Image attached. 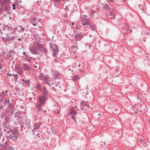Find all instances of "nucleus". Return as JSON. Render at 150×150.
Segmentation results:
<instances>
[{
    "label": "nucleus",
    "mask_w": 150,
    "mask_h": 150,
    "mask_svg": "<svg viewBox=\"0 0 150 150\" xmlns=\"http://www.w3.org/2000/svg\"><path fill=\"white\" fill-rule=\"evenodd\" d=\"M53 53L52 54V56L53 57H55L56 56V53H57L58 51H52Z\"/></svg>",
    "instance_id": "obj_24"
},
{
    "label": "nucleus",
    "mask_w": 150,
    "mask_h": 150,
    "mask_svg": "<svg viewBox=\"0 0 150 150\" xmlns=\"http://www.w3.org/2000/svg\"><path fill=\"white\" fill-rule=\"evenodd\" d=\"M17 74H16V79H17Z\"/></svg>",
    "instance_id": "obj_36"
},
{
    "label": "nucleus",
    "mask_w": 150,
    "mask_h": 150,
    "mask_svg": "<svg viewBox=\"0 0 150 150\" xmlns=\"http://www.w3.org/2000/svg\"><path fill=\"white\" fill-rule=\"evenodd\" d=\"M79 36L80 35H77L75 37H76V38H77L78 37L79 38Z\"/></svg>",
    "instance_id": "obj_32"
},
{
    "label": "nucleus",
    "mask_w": 150,
    "mask_h": 150,
    "mask_svg": "<svg viewBox=\"0 0 150 150\" xmlns=\"http://www.w3.org/2000/svg\"><path fill=\"white\" fill-rule=\"evenodd\" d=\"M36 88L38 89L39 91H41L42 89L41 86V85L39 84H37L36 86Z\"/></svg>",
    "instance_id": "obj_19"
},
{
    "label": "nucleus",
    "mask_w": 150,
    "mask_h": 150,
    "mask_svg": "<svg viewBox=\"0 0 150 150\" xmlns=\"http://www.w3.org/2000/svg\"><path fill=\"white\" fill-rule=\"evenodd\" d=\"M18 41H20L21 40V39L20 38L18 39H17Z\"/></svg>",
    "instance_id": "obj_34"
},
{
    "label": "nucleus",
    "mask_w": 150,
    "mask_h": 150,
    "mask_svg": "<svg viewBox=\"0 0 150 150\" xmlns=\"http://www.w3.org/2000/svg\"><path fill=\"white\" fill-rule=\"evenodd\" d=\"M88 104L87 102H82L79 106L80 109L81 110H84L88 108Z\"/></svg>",
    "instance_id": "obj_3"
},
{
    "label": "nucleus",
    "mask_w": 150,
    "mask_h": 150,
    "mask_svg": "<svg viewBox=\"0 0 150 150\" xmlns=\"http://www.w3.org/2000/svg\"><path fill=\"white\" fill-rule=\"evenodd\" d=\"M49 79L48 75H46L45 77L44 78V83L46 81H49L48 79Z\"/></svg>",
    "instance_id": "obj_17"
},
{
    "label": "nucleus",
    "mask_w": 150,
    "mask_h": 150,
    "mask_svg": "<svg viewBox=\"0 0 150 150\" xmlns=\"http://www.w3.org/2000/svg\"><path fill=\"white\" fill-rule=\"evenodd\" d=\"M46 100L47 98L46 96H40L39 97V100L40 105H44Z\"/></svg>",
    "instance_id": "obj_4"
},
{
    "label": "nucleus",
    "mask_w": 150,
    "mask_h": 150,
    "mask_svg": "<svg viewBox=\"0 0 150 150\" xmlns=\"http://www.w3.org/2000/svg\"><path fill=\"white\" fill-rule=\"evenodd\" d=\"M39 45L41 44L39 42H37L35 44H34L33 47L31 48L30 47V51L32 54H36L38 53V51H40V48H39L38 45Z\"/></svg>",
    "instance_id": "obj_2"
},
{
    "label": "nucleus",
    "mask_w": 150,
    "mask_h": 150,
    "mask_svg": "<svg viewBox=\"0 0 150 150\" xmlns=\"http://www.w3.org/2000/svg\"><path fill=\"white\" fill-rule=\"evenodd\" d=\"M41 26H39V28H41Z\"/></svg>",
    "instance_id": "obj_48"
},
{
    "label": "nucleus",
    "mask_w": 150,
    "mask_h": 150,
    "mask_svg": "<svg viewBox=\"0 0 150 150\" xmlns=\"http://www.w3.org/2000/svg\"><path fill=\"white\" fill-rule=\"evenodd\" d=\"M2 67H3L2 65L0 64V69H1Z\"/></svg>",
    "instance_id": "obj_29"
},
{
    "label": "nucleus",
    "mask_w": 150,
    "mask_h": 150,
    "mask_svg": "<svg viewBox=\"0 0 150 150\" xmlns=\"http://www.w3.org/2000/svg\"><path fill=\"white\" fill-rule=\"evenodd\" d=\"M41 21L40 19L37 20L35 17H32L30 19L31 22L33 26L37 25L39 22L40 23Z\"/></svg>",
    "instance_id": "obj_6"
},
{
    "label": "nucleus",
    "mask_w": 150,
    "mask_h": 150,
    "mask_svg": "<svg viewBox=\"0 0 150 150\" xmlns=\"http://www.w3.org/2000/svg\"><path fill=\"white\" fill-rule=\"evenodd\" d=\"M81 20L83 22L81 23V24L83 25V26H85L86 25H89V21L86 18L82 17Z\"/></svg>",
    "instance_id": "obj_11"
},
{
    "label": "nucleus",
    "mask_w": 150,
    "mask_h": 150,
    "mask_svg": "<svg viewBox=\"0 0 150 150\" xmlns=\"http://www.w3.org/2000/svg\"><path fill=\"white\" fill-rule=\"evenodd\" d=\"M50 49L52 51H58L57 47L53 43H50Z\"/></svg>",
    "instance_id": "obj_12"
},
{
    "label": "nucleus",
    "mask_w": 150,
    "mask_h": 150,
    "mask_svg": "<svg viewBox=\"0 0 150 150\" xmlns=\"http://www.w3.org/2000/svg\"><path fill=\"white\" fill-rule=\"evenodd\" d=\"M47 88L45 86H43L42 91V94L43 95L46 96L47 95Z\"/></svg>",
    "instance_id": "obj_14"
},
{
    "label": "nucleus",
    "mask_w": 150,
    "mask_h": 150,
    "mask_svg": "<svg viewBox=\"0 0 150 150\" xmlns=\"http://www.w3.org/2000/svg\"><path fill=\"white\" fill-rule=\"evenodd\" d=\"M39 77L40 80H41L44 77V75L42 74H40Z\"/></svg>",
    "instance_id": "obj_22"
},
{
    "label": "nucleus",
    "mask_w": 150,
    "mask_h": 150,
    "mask_svg": "<svg viewBox=\"0 0 150 150\" xmlns=\"http://www.w3.org/2000/svg\"><path fill=\"white\" fill-rule=\"evenodd\" d=\"M143 144H146V143H145V142H143Z\"/></svg>",
    "instance_id": "obj_41"
},
{
    "label": "nucleus",
    "mask_w": 150,
    "mask_h": 150,
    "mask_svg": "<svg viewBox=\"0 0 150 150\" xmlns=\"http://www.w3.org/2000/svg\"><path fill=\"white\" fill-rule=\"evenodd\" d=\"M10 36H11V40L12 41L15 40H17L18 36L16 34V32L15 31H13L10 34Z\"/></svg>",
    "instance_id": "obj_7"
},
{
    "label": "nucleus",
    "mask_w": 150,
    "mask_h": 150,
    "mask_svg": "<svg viewBox=\"0 0 150 150\" xmlns=\"http://www.w3.org/2000/svg\"><path fill=\"white\" fill-rule=\"evenodd\" d=\"M38 135H39V133H38Z\"/></svg>",
    "instance_id": "obj_50"
},
{
    "label": "nucleus",
    "mask_w": 150,
    "mask_h": 150,
    "mask_svg": "<svg viewBox=\"0 0 150 150\" xmlns=\"http://www.w3.org/2000/svg\"><path fill=\"white\" fill-rule=\"evenodd\" d=\"M89 36L90 37H92V35H89Z\"/></svg>",
    "instance_id": "obj_39"
},
{
    "label": "nucleus",
    "mask_w": 150,
    "mask_h": 150,
    "mask_svg": "<svg viewBox=\"0 0 150 150\" xmlns=\"http://www.w3.org/2000/svg\"><path fill=\"white\" fill-rule=\"evenodd\" d=\"M76 64H77L76 63V64H75V66L76 67H79L80 66V64H78L77 65H76Z\"/></svg>",
    "instance_id": "obj_27"
},
{
    "label": "nucleus",
    "mask_w": 150,
    "mask_h": 150,
    "mask_svg": "<svg viewBox=\"0 0 150 150\" xmlns=\"http://www.w3.org/2000/svg\"><path fill=\"white\" fill-rule=\"evenodd\" d=\"M23 68L25 71H28L31 68V67L28 64L25 63L23 64Z\"/></svg>",
    "instance_id": "obj_13"
},
{
    "label": "nucleus",
    "mask_w": 150,
    "mask_h": 150,
    "mask_svg": "<svg viewBox=\"0 0 150 150\" xmlns=\"http://www.w3.org/2000/svg\"><path fill=\"white\" fill-rule=\"evenodd\" d=\"M25 52H23V54H25Z\"/></svg>",
    "instance_id": "obj_42"
},
{
    "label": "nucleus",
    "mask_w": 150,
    "mask_h": 150,
    "mask_svg": "<svg viewBox=\"0 0 150 150\" xmlns=\"http://www.w3.org/2000/svg\"><path fill=\"white\" fill-rule=\"evenodd\" d=\"M44 112H46V111H45H45H44Z\"/></svg>",
    "instance_id": "obj_51"
},
{
    "label": "nucleus",
    "mask_w": 150,
    "mask_h": 150,
    "mask_svg": "<svg viewBox=\"0 0 150 150\" xmlns=\"http://www.w3.org/2000/svg\"><path fill=\"white\" fill-rule=\"evenodd\" d=\"M76 106L71 108L69 110L70 115H71V117L72 119H74V115L76 114L77 112L75 109Z\"/></svg>",
    "instance_id": "obj_5"
},
{
    "label": "nucleus",
    "mask_w": 150,
    "mask_h": 150,
    "mask_svg": "<svg viewBox=\"0 0 150 150\" xmlns=\"http://www.w3.org/2000/svg\"><path fill=\"white\" fill-rule=\"evenodd\" d=\"M90 27L93 31L94 30L95 28V26L94 25L90 24Z\"/></svg>",
    "instance_id": "obj_21"
},
{
    "label": "nucleus",
    "mask_w": 150,
    "mask_h": 150,
    "mask_svg": "<svg viewBox=\"0 0 150 150\" xmlns=\"http://www.w3.org/2000/svg\"><path fill=\"white\" fill-rule=\"evenodd\" d=\"M21 29L23 32V31L25 30V29L24 28H23L22 27L21 28Z\"/></svg>",
    "instance_id": "obj_28"
},
{
    "label": "nucleus",
    "mask_w": 150,
    "mask_h": 150,
    "mask_svg": "<svg viewBox=\"0 0 150 150\" xmlns=\"http://www.w3.org/2000/svg\"><path fill=\"white\" fill-rule=\"evenodd\" d=\"M38 47L40 48V51L44 53L45 56L47 55V49L43 47L41 44L39 45H38Z\"/></svg>",
    "instance_id": "obj_10"
},
{
    "label": "nucleus",
    "mask_w": 150,
    "mask_h": 150,
    "mask_svg": "<svg viewBox=\"0 0 150 150\" xmlns=\"http://www.w3.org/2000/svg\"><path fill=\"white\" fill-rule=\"evenodd\" d=\"M10 76H11V74H10Z\"/></svg>",
    "instance_id": "obj_47"
},
{
    "label": "nucleus",
    "mask_w": 150,
    "mask_h": 150,
    "mask_svg": "<svg viewBox=\"0 0 150 150\" xmlns=\"http://www.w3.org/2000/svg\"><path fill=\"white\" fill-rule=\"evenodd\" d=\"M56 2H58L59 1H64V0H54Z\"/></svg>",
    "instance_id": "obj_30"
},
{
    "label": "nucleus",
    "mask_w": 150,
    "mask_h": 150,
    "mask_svg": "<svg viewBox=\"0 0 150 150\" xmlns=\"http://www.w3.org/2000/svg\"><path fill=\"white\" fill-rule=\"evenodd\" d=\"M43 105H40V104H39L37 106V108L38 110H40L41 109V106Z\"/></svg>",
    "instance_id": "obj_23"
},
{
    "label": "nucleus",
    "mask_w": 150,
    "mask_h": 150,
    "mask_svg": "<svg viewBox=\"0 0 150 150\" xmlns=\"http://www.w3.org/2000/svg\"><path fill=\"white\" fill-rule=\"evenodd\" d=\"M128 28H129V27H128L127 28H126V30H127V29H128Z\"/></svg>",
    "instance_id": "obj_44"
},
{
    "label": "nucleus",
    "mask_w": 150,
    "mask_h": 150,
    "mask_svg": "<svg viewBox=\"0 0 150 150\" xmlns=\"http://www.w3.org/2000/svg\"><path fill=\"white\" fill-rule=\"evenodd\" d=\"M140 6H141V7H140V9L141 10H142V11H144V8L145 7L144 3L143 4H142H142H141V5H139V7Z\"/></svg>",
    "instance_id": "obj_16"
},
{
    "label": "nucleus",
    "mask_w": 150,
    "mask_h": 150,
    "mask_svg": "<svg viewBox=\"0 0 150 150\" xmlns=\"http://www.w3.org/2000/svg\"><path fill=\"white\" fill-rule=\"evenodd\" d=\"M6 120H8V118H7V117H6Z\"/></svg>",
    "instance_id": "obj_40"
},
{
    "label": "nucleus",
    "mask_w": 150,
    "mask_h": 150,
    "mask_svg": "<svg viewBox=\"0 0 150 150\" xmlns=\"http://www.w3.org/2000/svg\"><path fill=\"white\" fill-rule=\"evenodd\" d=\"M9 148L10 149V150H11L12 148L11 147H9Z\"/></svg>",
    "instance_id": "obj_35"
},
{
    "label": "nucleus",
    "mask_w": 150,
    "mask_h": 150,
    "mask_svg": "<svg viewBox=\"0 0 150 150\" xmlns=\"http://www.w3.org/2000/svg\"><path fill=\"white\" fill-rule=\"evenodd\" d=\"M100 115V114L98 115Z\"/></svg>",
    "instance_id": "obj_49"
},
{
    "label": "nucleus",
    "mask_w": 150,
    "mask_h": 150,
    "mask_svg": "<svg viewBox=\"0 0 150 150\" xmlns=\"http://www.w3.org/2000/svg\"><path fill=\"white\" fill-rule=\"evenodd\" d=\"M78 78L79 76L78 75H76L73 78V79L75 81H76L78 79Z\"/></svg>",
    "instance_id": "obj_25"
},
{
    "label": "nucleus",
    "mask_w": 150,
    "mask_h": 150,
    "mask_svg": "<svg viewBox=\"0 0 150 150\" xmlns=\"http://www.w3.org/2000/svg\"><path fill=\"white\" fill-rule=\"evenodd\" d=\"M34 67L35 68H36L37 67V66L36 65L35 66L34 65Z\"/></svg>",
    "instance_id": "obj_38"
},
{
    "label": "nucleus",
    "mask_w": 150,
    "mask_h": 150,
    "mask_svg": "<svg viewBox=\"0 0 150 150\" xmlns=\"http://www.w3.org/2000/svg\"><path fill=\"white\" fill-rule=\"evenodd\" d=\"M17 74H16V79H17Z\"/></svg>",
    "instance_id": "obj_37"
},
{
    "label": "nucleus",
    "mask_w": 150,
    "mask_h": 150,
    "mask_svg": "<svg viewBox=\"0 0 150 150\" xmlns=\"http://www.w3.org/2000/svg\"><path fill=\"white\" fill-rule=\"evenodd\" d=\"M6 93H7L8 92V91L7 90H6Z\"/></svg>",
    "instance_id": "obj_46"
},
{
    "label": "nucleus",
    "mask_w": 150,
    "mask_h": 150,
    "mask_svg": "<svg viewBox=\"0 0 150 150\" xmlns=\"http://www.w3.org/2000/svg\"><path fill=\"white\" fill-rule=\"evenodd\" d=\"M3 40L6 41H9L11 40V37L9 36H6V37L3 38Z\"/></svg>",
    "instance_id": "obj_15"
},
{
    "label": "nucleus",
    "mask_w": 150,
    "mask_h": 150,
    "mask_svg": "<svg viewBox=\"0 0 150 150\" xmlns=\"http://www.w3.org/2000/svg\"><path fill=\"white\" fill-rule=\"evenodd\" d=\"M72 25H74V23H72Z\"/></svg>",
    "instance_id": "obj_43"
},
{
    "label": "nucleus",
    "mask_w": 150,
    "mask_h": 150,
    "mask_svg": "<svg viewBox=\"0 0 150 150\" xmlns=\"http://www.w3.org/2000/svg\"><path fill=\"white\" fill-rule=\"evenodd\" d=\"M106 9H109V6L107 5H106Z\"/></svg>",
    "instance_id": "obj_31"
},
{
    "label": "nucleus",
    "mask_w": 150,
    "mask_h": 150,
    "mask_svg": "<svg viewBox=\"0 0 150 150\" xmlns=\"http://www.w3.org/2000/svg\"><path fill=\"white\" fill-rule=\"evenodd\" d=\"M12 6L13 7V9L14 10L16 8V5L15 4H13L12 5Z\"/></svg>",
    "instance_id": "obj_26"
},
{
    "label": "nucleus",
    "mask_w": 150,
    "mask_h": 150,
    "mask_svg": "<svg viewBox=\"0 0 150 150\" xmlns=\"http://www.w3.org/2000/svg\"><path fill=\"white\" fill-rule=\"evenodd\" d=\"M16 69L18 74L21 76L23 74V72L20 66L18 64L16 65Z\"/></svg>",
    "instance_id": "obj_9"
},
{
    "label": "nucleus",
    "mask_w": 150,
    "mask_h": 150,
    "mask_svg": "<svg viewBox=\"0 0 150 150\" xmlns=\"http://www.w3.org/2000/svg\"><path fill=\"white\" fill-rule=\"evenodd\" d=\"M40 127V125L37 124H35L34 125V129H38Z\"/></svg>",
    "instance_id": "obj_20"
},
{
    "label": "nucleus",
    "mask_w": 150,
    "mask_h": 150,
    "mask_svg": "<svg viewBox=\"0 0 150 150\" xmlns=\"http://www.w3.org/2000/svg\"><path fill=\"white\" fill-rule=\"evenodd\" d=\"M3 3L5 4H9L10 3V0H3Z\"/></svg>",
    "instance_id": "obj_18"
},
{
    "label": "nucleus",
    "mask_w": 150,
    "mask_h": 150,
    "mask_svg": "<svg viewBox=\"0 0 150 150\" xmlns=\"http://www.w3.org/2000/svg\"><path fill=\"white\" fill-rule=\"evenodd\" d=\"M27 61H29V59H27Z\"/></svg>",
    "instance_id": "obj_45"
},
{
    "label": "nucleus",
    "mask_w": 150,
    "mask_h": 150,
    "mask_svg": "<svg viewBox=\"0 0 150 150\" xmlns=\"http://www.w3.org/2000/svg\"><path fill=\"white\" fill-rule=\"evenodd\" d=\"M8 138L9 139L13 141L17 140L18 138V136H17L14 133L12 132L11 134L8 136Z\"/></svg>",
    "instance_id": "obj_8"
},
{
    "label": "nucleus",
    "mask_w": 150,
    "mask_h": 150,
    "mask_svg": "<svg viewBox=\"0 0 150 150\" xmlns=\"http://www.w3.org/2000/svg\"><path fill=\"white\" fill-rule=\"evenodd\" d=\"M51 129H53V131H52V132H55V130L54 129H53V128H51Z\"/></svg>",
    "instance_id": "obj_33"
},
{
    "label": "nucleus",
    "mask_w": 150,
    "mask_h": 150,
    "mask_svg": "<svg viewBox=\"0 0 150 150\" xmlns=\"http://www.w3.org/2000/svg\"><path fill=\"white\" fill-rule=\"evenodd\" d=\"M57 79V77L56 75L53 74L52 78L49 80V81L45 82V83L48 85L49 86H52L53 87H55V86H57V85L54 80Z\"/></svg>",
    "instance_id": "obj_1"
}]
</instances>
